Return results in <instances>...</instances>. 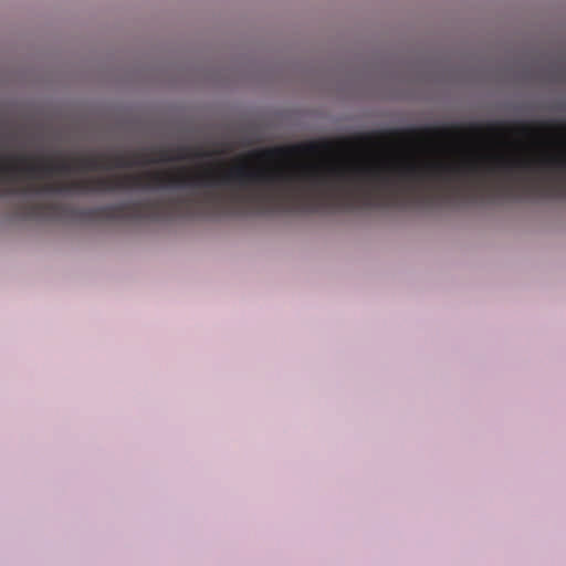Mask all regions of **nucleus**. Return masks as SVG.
Here are the masks:
<instances>
[{"label":"nucleus","mask_w":566,"mask_h":566,"mask_svg":"<svg viewBox=\"0 0 566 566\" xmlns=\"http://www.w3.org/2000/svg\"><path fill=\"white\" fill-rule=\"evenodd\" d=\"M81 155L72 159L25 155L0 158V197H22L18 216L28 220L64 222L167 221L179 217L220 213L285 212V167L238 163L200 171L179 168L84 176L74 171L130 168L172 163L192 156L189 147Z\"/></svg>","instance_id":"nucleus-1"},{"label":"nucleus","mask_w":566,"mask_h":566,"mask_svg":"<svg viewBox=\"0 0 566 566\" xmlns=\"http://www.w3.org/2000/svg\"><path fill=\"white\" fill-rule=\"evenodd\" d=\"M565 127H566V124H565Z\"/></svg>","instance_id":"nucleus-3"},{"label":"nucleus","mask_w":566,"mask_h":566,"mask_svg":"<svg viewBox=\"0 0 566 566\" xmlns=\"http://www.w3.org/2000/svg\"><path fill=\"white\" fill-rule=\"evenodd\" d=\"M486 136L499 137V122L486 126L471 124L468 127H423L390 129L358 134L339 139H321L290 146H276L254 153L260 159L273 160L295 156H329L353 150L376 149L391 145H422L449 140L481 139Z\"/></svg>","instance_id":"nucleus-2"}]
</instances>
